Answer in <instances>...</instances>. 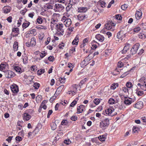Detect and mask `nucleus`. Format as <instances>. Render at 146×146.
<instances>
[{"mask_svg": "<svg viewBox=\"0 0 146 146\" xmlns=\"http://www.w3.org/2000/svg\"><path fill=\"white\" fill-rule=\"evenodd\" d=\"M27 10L26 9H24V10L21 11H20V13L21 14H22L23 15H24L25 13L27 11Z\"/></svg>", "mask_w": 146, "mask_h": 146, "instance_id": "62", "label": "nucleus"}, {"mask_svg": "<svg viewBox=\"0 0 146 146\" xmlns=\"http://www.w3.org/2000/svg\"><path fill=\"white\" fill-rule=\"evenodd\" d=\"M95 38L98 41H100V35L98 34L96 35Z\"/></svg>", "mask_w": 146, "mask_h": 146, "instance_id": "50", "label": "nucleus"}, {"mask_svg": "<svg viewBox=\"0 0 146 146\" xmlns=\"http://www.w3.org/2000/svg\"><path fill=\"white\" fill-rule=\"evenodd\" d=\"M114 111V110L113 108H112V109L107 108L103 111L102 114V115H109L113 116L114 115L112 113V112Z\"/></svg>", "mask_w": 146, "mask_h": 146, "instance_id": "5", "label": "nucleus"}, {"mask_svg": "<svg viewBox=\"0 0 146 146\" xmlns=\"http://www.w3.org/2000/svg\"><path fill=\"white\" fill-rule=\"evenodd\" d=\"M18 42L15 41L14 42L13 45V48L15 51H17L18 50Z\"/></svg>", "mask_w": 146, "mask_h": 146, "instance_id": "27", "label": "nucleus"}, {"mask_svg": "<svg viewBox=\"0 0 146 146\" xmlns=\"http://www.w3.org/2000/svg\"><path fill=\"white\" fill-rule=\"evenodd\" d=\"M139 48V45L136 44L133 45L131 50V53L132 54H135Z\"/></svg>", "mask_w": 146, "mask_h": 146, "instance_id": "8", "label": "nucleus"}, {"mask_svg": "<svg viewBox=\"0 0 146 146\" xmlns=\"http://www.w3.org/2000/svg\"><path fill=\"white\" fill-rule=\"evenodd\" d=\"M52 110H49L48 111V113L47 114V117L48 118H49L50 115L52 114Z\"/></svg>", "mask_w": 146, "mask_h": 146, "instance_id": "55", "label": "nucleus"}, {"mask_svg": "<svg viewBox=\"0 0 146 146\" xmlns=\"http://www.w3.org/2000/svg\"><path fill=\"white\" fill-rule=\"evenodd\" d=\"M14 70L17 72H20L21 70V68L18 66H13Z\"/></svg>", "mask_w": 146, "mask_h": 146, "instance_id": "29", "label": "nucleus"}, {"mask_svg": "<svg viewBox=\"0 0 146 146\" xmlns=\"http://www.w3.org/2000/svg\"><path fill=\"white\" fill-rule=\"evenodd\" d=\"M39 129L38 128H36L35 129L33 132L32 133H34L35 135H36L39 132Z\"/></svg>", "mask_w": 146, "mask_h": 146, "instance_id": "52", "label": "nucleus"}, {"mask_svg": "<svg viewBox=\"0 0 146 146\" xmlns=\"http://www.w3.org/2000/svg\"><path fill=\"white\" fill-rule=\"evenodd\" d=\"M40 84L39 83L36 82L34 83L33 85V87L35 89H38L40 87Z\"/></svg>", "mask_w": 146, "mask_h": 146, "instance_id": "35", "label": "nucleus"}, {"mask_svg": "<svg viewBox=\"0 0 146 146\" xmlns=\"http://www.w3.org/2000/svg\"><path fill=\"white\" fill-rule=\"evenodd\" d=\"M100 101L99 99H95L94 101V102L96 105H97L99 103Z\"/></svg>", "mask_w": 146, "mask_h": 146, "instance_id": "43", "label": "nucleus"}, {"mask_svg": "<svg viewBox=\"0 0 146 146\" xmlns=\"http://www.w3.org/2000/svg\"><path fill=\"white\" fill-rule=\"evenodd\" d=\"M109 120L106 118L103 121H102V123H101V128L103 129H105L107 128L109 125Z\"/></svg>", "mask_w": 146, "mask_h": 146, "instance_id": "6", "label": "nucleus"}, {"mask_svg": "<svg viewBox=\"0 0 146 146\" xmlns=\"http://www.w3.org/2000/svg\"><path fill=\"white\" fill-rule=\"evenodd\" d=\"M125 107L124 106L123 104H121L119 106V109L121 110L125 109Z\"/></svg>", "mask_w": 146, "mask_h": 146, "instance_id": "57", "label": "nucleus"}, {"mask_svg": "<svg viewBox=\"0 0 146 146\" xmlns=\"http://www.w3.org/2000/svg\"><path fill=\"white\" fill-rule=\"evenodd\" d=\"M136 100V98L135 97L132 98L129 97H126L124 98V103L127 105H129L131 104L132 103L135 101Z\"/></svg>", "mask_w": 146, "mask_h": 146, "instance_id": "3", "label": "nucleus"}, {"mask_svg": "<svg viewBox=\"0 0 146 146\" xmlns=\"http://www.w3.org/2000/svg\"><path fill=\"white\" fill-rule=\"evenodd\" d=\"M64 86L63 85L59 86L57 89L55 94H56V95L58 96L60 93V92L64 88Z\"/></svg>", "mask_w": 146, "mask_h": 146, "instance_id": "17", "label": "nucleus"}, {"mask_svg": "<svg viewBox=\"0 0 146 146\" xmlns=\"http://www.w3.org/2000/svg\"><path fill=\"white\" fill-rule=\"evenodd\" d=\"M87 10V9L84 7H80L78 9V11L79 12H85Z\"/></svg>", "mask_w": 146, "mask_h": 146, "instance_id": "24", "label": "nucleus"}, {"mask_svg": "<svg viewBox=\"0 0 146 146\" xmlns=\"http://www.w3.org/2000/svg\"><path fill=\"white\" fill-rule=\"evenodd\" d=\"M44 72V69H41L40 70H38L37 71V74L38 75H40L41 74L43 73Z\"/></svg>", "mask_w": 146, "mask_h": 146, "instance_id": "36", "label": "nucleus"}, {"mask_svg": "<svg viewBox=\"0 0 146 146\" xmlns=\"http://www.w3.org/2000/svg\"><path fill=\"white\" fill-rule=\"evenodd\" d=\"M54 94V96H52L50 99L49 101L51 103L56 98V96H55V94Z\"/></svg>", "mask_w": 146, "mask_h": 146, "instance_id": "42", "label": "nucleus"}, {"mask_svg": "<svg viewBox=\"0 0 146 146\" xmlns=\"http://www.w3.org/2000/svg\"><path fill=\"white\" fill-rule=\"evenodd\" d=\"M85 108V106L82 105H81L77 108V113H80L82 112L84 109Z\"/></svg>", "mask_w": 146, "mask_h": 146, "instance_id": "14", "label": "nucleus"}, {"mask_svg": "<svg viewBox=\"0 0 146 146\" xmlns=\"http://www.w3.org/2000/svg\"><path fill=\"white\" fill-rule=\"evenodd\" d=\"M118 86V84L117 83L113 84L110 86V88L113 90H114Z\"/></svg>", "mask_w": 146, "mask_h": 146, "instance_id": "25", "label": "nucleus"}, {"mask_svg": "<svg viewBox=\"0 0 146 146\" xmlns=\"http://www.w3.org/2000/svg\"><path fill=\"white\" fill-rule=\"evenodd\" d=\"M115 100L112 98H110L108 100V103L110 104H115Z\"/></svg>", "mask_w": 146, "mask_h": 146, "instance_id": "33", "label": "nucleus"}, {"mask_svg": "<svg viewBox=\"0 0 146 146\" xmlns=\"http://www.w3.org/2000/svg\"><path fill=\"white\" fill-rule=\"evenodd\" d=\"M64 143L66 145H69L71 143V142L69 139H68L64 140Z\"/></svg>", "mask_w": 146, "mask_h": 146, "instance_id": "51", "label": "nucleus"}, {"mask_svg": "<svg viewBox=\"0 0 146 146\" xmlns=\"http://www.w3.org/2000/svg\"><path fill=\"white\" fill-rule=\"evenodd\" d=\"M64 25L62 24H57L56 27L58 29V31L60 33H63L64 32L63 29Z\"/></svg>", "mask_w": 146, "mask_h": 146, "instance_id": "10", "label": "nucleus"}, {"mask_svg": "<svg viewBox=\"0 0 146 146\" xmlns=\"http://www.w3.org/2000/svg\"><path fill=\"white\" fill-rule=\"evenodd\" d=\"M77 117L75 116H73L71 117V119L72 120L74 121H76L77 119Z\"/></svg>", "mask_w": 146, "mask_h": 146, "instance_id": "63", "label": "nucleus"}, {"mask_svg": "<svg viewBox=\"0 0 146 146\" xmlns=\"http://www.w3.org/2000/svg\"><path fill=\"white\" fill-rule=\"evenodd\" d=\"M11 88L12 92L13 93H17L19 91L18 87L16 85H12Z\"/></svg>", "mask_w": 146, "mask_h": 146, "instance_id": "13", "label": "nucleus"}, {"mask_svg": "<svg viewBox=\"0 0 146 146\" xmlns=\"http://www.w3.org/2000/svg\"><path fill=\"white\" fill-rule=\"evenodd\" d=\"M36 44V39L35 37H33L31 39L30 44L31 46H35Z\"/></svg>", "mask_w": 146, "mask_h": 146, "instance_id": "23", "label": "nucleus"}, {"mask_svg": "<svg viewBox=\"0 0 146 146\" xmlns=\"http://www.w3.org/2000/svg\"><path fill=\"white\" fill-rule=\"evenodd\" d=\"M107 138V135L106 134L101 135V144L105 141Z\"/></svg>", "mask_w": 146, "mask_h": 146, "instance_id": "26", "label": "nucleus"}, {"mask_svg": "<svg viewBox=\"0 0 146 146\" xmlns=\"http://www.w3.org/2000/svg\"><path fill=\"white\" fill-rule=\"evenodd\" d=\"M12 31L15 32V33H19V29L18 28H14L13 29Z\"/></svg>", "mask_w": 146, "mask_h": 146, "instance_id": "47", "label": "nucleus"}, {"mask_svg": "<svg viewBox=\"0 0 146 146\" xmlns=\"http://www.w3.org/2000/svg\"><path fill=\"white\" fill-rule=\"evenodd\" d=\"M126 86L127 87V88H131L132 86V83L130 82H127L126 84Z\"/></svg>", "mask_w": 146, "mask_h": 146, "instance_id": "41", "label": "nucleus"}, {"mask_svg": "<svg viewBox=\"0 0 146 146\" xmlns=\"http://www.w3.org/2000/svg\"><path fill=\"white\" fill-rule=\"evenodd\" d=\"M143 103L141 101L137 102L134 105V107L138 109H141L143 107Z\"/></svg>", "mask_w": 146, "mask_h": 146, "instance_id": "11", "label": "nucleus"}, {"mask_svg": "<svg viewBox=\"0 0 146 146\" xmlns=\"http://www.w3.org/2000/svg\"><path fill=\"white\" fill-rule=\"evenodd\" d=\"M114 27L115 26V24H114L113 23H107L105 25V27L104 29H103L102 31L101 32L103 33H105L106 31H105V29H106L108 30H110L112 31H113L114 30V29L112 28L111 26Z\"/></svg>", "mask_w": 146, "mask_h": 146, "instance_id": "2", "label": "nucleus"}, {"mask_svg": "<svg viewBox=\"0 0 146 146\" xmlns=\"http://www.w3.org/2000/svg\"><path fill=\"white\" fill-rule=\"evenodd\" d=\"M124 62V60L122 59L121 61L118 62L117 66L118 67L121 68L124 66V64L123 62Z\"/></svg>", "mask_w": 146, "mask_h": 146, "instance_id": "28", "label": "nucleus"}, {"mask_svg": "<svg viewBox=\"0 0 146 146\" xmlns=\"http://www.w3.org/2000/svg\"><path fill=\"white\" fill-rule=\"evenodd\" d=\"M115 18L117 20H121L122 19V18L121 15L118 14L115 15Z\"/></svg>", "mask_w": 146, "mask_h": 146, "instance_id": "37", "label": "nucleus"}, {"mask_svg": "<svg viewBox=\"0 0 146 146\" xmlns=\"http://www.w3.org/2000/svg\"><path fill=\"white\" fill-rule=\"evenodd\" d=\"M128 7V5L126 4H124L121 6V8L123 10H125Z\"/></svg>", "mask_w": 146, "mask_h": 146, "instance_id": "45", "label": "nucleus"}, {"mask_svg": "<svg viewBox=\"0 0 146 146\" xmlns=\"http://www.w3.org/2000/svg\"><path fill=\"white\" fill-rule=\"evenodd\" d=\"M77 85L76 84H75L74 85L72 86V87H73V90H74V92H76L77 88H76Z\"/></svg>", "mask_w": 146, "mask_h": 146, "instance_id": "60", "label": "nucleus"}, {"mask_svg": "<svg viewBox=\"0 0 146 146\" xmlns=\"http://www.w3.org/2000/svg\"><path fill=\"white\" fill-rule=\"evenodd\" d=\"M59 80L60 81V82L62 83H64L65 82V80L66 79L64 78H59Z\"/></svg>", "mask_w": 146, "mask_h": 146, "instance_id": "54", "label": "nucleus"}, {"mask_svg": "<svg viewBox=\"0 0 146 146\" xmlns=\"http://www.w3.org/2000/svg\"><path fill=\"white\" fill-rule=\"evenodd\" d=\"M129 47V44H127L124 47L122 50L121 51V53L123 54L127 52V50H128Z\"/></svg>", "mask_w": 146, "mask_h": 146, "instance_id": "20", "label": "nucleus"}, {"mask_svg": "<svg viewBox=\"0 0 146 146\" xmlns=\"http://www.w3.org/2000/svg\"><path fill=\"white\" fill-rule=\"evenodd\" d=\"M6 65L5 64L3 63H1L0 65V70L2 71V70L5 69Z\"/></svg>", "mask_w": 146, "mask_h": 146, "instance_id": "39", "label": "nucleus"}, {"mask_svg": "<svg viewBox=\"0 0 146 146\" xmlns=\"http://www.w3.org/2000/svg\"><path fill=\"white\" fill-rule=\"evenodd\" d=\"M5 77L8 78H11L14 76V73L11 71L8 70L5 72Z\"/></svg>", "mask_w": 146, "mask_h": 146, "instance_id": "9", "label": "nucleus"}, {"mask_svg": "<svg viewBox=\"0 0 146 146\" xmlns=\"http://www.w3.org/2000/svg\"><path fill=\"white\" fill-rule=\"evenodd\" d=\"M139 83L137 85L139 86L144 91H146V78L144 76L142 77L139 80Z\"/></svg>", "mask_w": 146, "mask_h": 146, "instance_id": "1", "label": "nucleus"}, {"mask_svg": "<svg viewBox=\"0 0 146 146\" xmlns=\"http://www.w3.org/2000/svg\"><path fill=\"white\" fill-rule=\"evenodd\" d=\"M48 60L50 61L53 62L54 60V58L53 56H50L48 57Z\"/></svg>", "mask_w": 146, "mask_h": 146, "instance_id": "59", "label": "nucleus"}, {"mask_svg": "<svg viewBox=\"0 0 146 146\" xmlns=\"http://www.w3.org/2000/svg\"><path fill=\"white\" fill-rule=\"evenodd\" d=\"M56 20H55L53 19H51V27H54L53 25L54 24L56 23Z\"/></svg>", "mask_w": 146, "mask_h": 146, "instance_id": "53", "label": "nucleus"}, {"mask_svg": "<svg viewBox=\"0 0 146 146\" xmlns=\"http://www.w3.org/2000/svg\"><path fill=\"white\" fill-rule=\"evenodd\" d=\"M129 94L128 89L125 87H122L119 92V95L121 97L124 96L125 95L127 96Z\"/></svg>", "mask_w": 146, "mask_h": 146, "instance_id": "4", "label": "nucleus"}, {"mask_svg": "<svg viewBox=\"0 0 146 146\" xmlns=\"http://www.w3.org/2000/svg\"><path fill=\"white\" fill-rule=\"evenodd\" d=\"M107 45V44L106 42H105L104 44H101V47L103 49H104Z\"/></svg>", "mask_w": 146, "mask_h": 146, "instance_id": "49", "label": "nucleus"}, {"mask_svg": "<svg viewBox=\"0 0 146 146\" xmlns=\"http://www.w3.org/2000/svg\"><path fill=\"white\" fill-rule=\"evenodd\" d=\"M11 7L9 6H5L3 9V11L4 13L7 14L10 12Z\"/></svg>", "mask_w": 146, "mask_h": 146, "instance_id": "18", "label": "nucleus"}, {"mask_svg": "<svg viewBox=\"0 0 146 146\" xmlns=\"http://www.w3.org/2000/svg\"><path fill=\"white\" fill-rule=\"evenodd\" d=\"M141 30V28L138 26H137L133 29V31L135 33H137Z\"/></svg>", "mask_w": 146, "mask_h": 146, "instance_id": "30", "label": "nucleus"}, {"mask_svg": "<svg viewBox=\"0 0 146 146\" xmlns=\"http://www.w3.org/2000/svg\"><path fill=\"white\" fill-rule=\"evenodd\" d=\"M85 61L84 60L82 61L81 63V67L83 68L85 66L87 65V63H85Z\"/></svg>", "mask_w": 146, "mask_h": 146, "instance_id": "44", "label": "nucleus"}, {"mask_svg": "<svg viewBox=\"0 0 146 146\" xmlns=\"http://www.w3.org/2000/svg\"><path fill=\"white\" fill-rule=\"evenodd\" d=\"M117 36L118 39L122 40L125 37V34L122 31H120L117 33Z\"/></svg>", "mask_w": 146, "mask_h": 146, "instance_id": "12", "label": "nucleus"}, {"mask_svg": "<svg viewBox=\"0 0 146 146\" xmlns=\"http://www.w3.org/2000/svg\"><path fill=\"white\" fill-rule=\"evenodd\" d=\"M138 128L135 126H134L133 128L132 131L133 132L135 133H136L137 132V130Z\"/></svg>", "mask_w": 146, "mask_h": 146, "instance_id": "46", "label": "nucleus"}, {"mask_svg": "<svg viewBox=\"0 0 146 146\" xmlns=\"http://www.w3.org/2000/svg\"><path fill=\"white\" fill-rule=\"evenodd\" d=\"M141 120L143 122L146 123V117L144 116L141 118Z\"/></svg>", "mask_w": 146, "mask_h": 146, "instance_id": "64", "label": "nucleus"}, {"mask_svg": "<svg viewBox=\"0 0 146 146\" xmlns=\"http://www.w3.org/2000/svg\"><path fill=\"white\" fill-rule=\"evenodd\" d=\"M142 13L141 10H139V11H136L135 14L136 19H140L142 16Z\"/></svg>", "mask_w": 146, "mask_h": 146, "instance_id": "16", "label": "nucleus"}, {"mask_svg": "<svg viewBox=\"0 0 146 146\" xmlns=\"http://www.w3.org/2000/svg\"><path fill=\"white\" fill-rule=\"evenodd\" d=\"M77 101L75 100H74L70 104V106L72 107H74L77 104Z\"/></svg>", "mask_w": 146, "mask_h": 146, "instance_id": "48", "label": "nucleus"}, {"mask_svg": "<svg viewBox=\"0 0 146 146\" xmlns=\"http://www.w3.org/2000/svg\"><path fill=\"white\" fill-rule=\"evenodd\" d=\"M139 38L142 39L146 38L145 35L143 33H140L138 35Z\"/></svg>", "mask_w": 146, "mask_h": 146, "instance_id": "32", "label": "nucleus"}, {"mask_svg": "<svg viewBox=\"0 0 146 146\" xmlns=\"http://www.w3.org/2000/svg\"><path fill=\"white\" fill-rule=\"evenodd\" d=\"M30 24V23L29 22H28L27 23H24L22 25L24 29V28H26L29 26Z\"/></svg>", "mask_w": 146, "mask_h": 146, "instance_id": "34", "label": "nucleus"}, {"mask_svg": "<svg viewBox=\"0 0 146 146\" xmlns=\"http://www.w3.org/2000/svg\"><path fill=\"white\" fill-rule=\"evenodd\" d=\"M51 127L52 129L53 130H54L56 128V124L53 123H52L51 124Z\"/></svg>", "mask_w": 146, "mask_h": 146, "instance_id": "38", "label": "nucleus"}, {"mask_svg": "<svg viewBox=\"0 0 146 146\" xmlns=\"http://www.w3.org/2000/svg\"><path fill=\"white\" fill-rule=\"evenodd\" d=\"M23 60L24 64H26L28 62V58L27 57H25V58L23 59Z\"/></svg>", "mask_w": 146, "mask_h": 146, "instance_id": "61", "label": "nucleus"}, {"mask_svg": "<svg viewBox=\"0 0 146 146\" xmlns=\"http://www.w3.org/2000/svg\"><path fill=\"white\" fill-rule=\"evenodd\" d=\"M55 7L56 8L58 11L62 10L64 8L62 5L59 4H56L55 5Z\"/></svg>", "mask_w": 146, "mask_h": 146, "instance_id": "19", "label": "nucleus"}, {"mask_svg": "<svg viewBox=\"0 0 146 146\" xmlns=\"http://www.w3.org/2000/svg\"><path fill=\"white\" fill-rule=\"evenodd\" d=\"M78 19L82 21L84 19H86L88 18V16L86 15H85L83 14L79 15L78 16Z\"/></svg>", "mask_w": 146, "mask_h": 146, "instance_id": "15", "label": "nucleus"}, {"mask_svg": "<svg viewBox=\"0 0 146 146\" xmlns=\"http://www.w3.org/2000/svg\"><path fill=\"white\" fill-rule=\"evenodd\" d=\"M43 20L41 17L38 16V18L37 19V21L39 24H41Z\"/></svg>", "mask_w": 146, "mask_h": 146, "instance_id": "40", "label": "nucleus"}, {"mask_svg": "<svg viewBox=\"0 0 146 146\" xmlns=\"http://www.w3.org/2000/svg\"><path fill=\"white\" fill-rule=\"evenodd\" d=\"M15 139L17 141H20L22 140V139L21 137L17 136L16 137Z\"/></svg>", "mask_w": 146, "mask_h": 146, "instance_id": "56", "label": "nucleus"}, {"mask_svg": "<svg viewBox=\"0 0 146 146\" xmlns=\"http://www.w3.org/2000/svg\"><path fill=\"white\" fill-rule=\"evenodd\" d=\"M44 8L47 9H51L53 8V5L49 3L46 4L44 6Z\"/></svg>", "mask_w": 146, "mask_h": 146, "instance_id": "22", "label": "nucleus"}, {"mask_svg": "<svg viewBox=\"0 0 146 146\" xmlns=\"http://www.w3.org/2000/svg\"><path fill=\"white\" fill-rule=\"evenodd\" d=\"M136 93L138 96H141L144 93L143 91L137 90Z\"/></svg>", "mask_w": 146, "mask_h": 146, "instance_id": "31", "label": "nucleus"}, {"mask_svg": "<svg viewBox=\"0 0 146 146\" xmlns=\"http://www.w3.org/2000/svg\"><path fill=\"white\" fill-rule=\"evenodd\" d=\"M114 2V0H112L109 3L108 5V8H110L111 7V5Z\"/></svg>", "mask_w": 146, "mask_h": 146, "instance_id": "58", "label": "nucleus"}, {"mask_svg": "<svg viewBox=\"0 0 146 146\" xmlns=\"http://www.w3.org/2000/svg\"><path fill=\"white\" fill-rule=\"evenodd\" d=\"M63 20H64V25L66 27H68L70 26L71 23V20L69 18H66V17H63Z\"/></svg>", "mask_w": 146, "mask_h": 146, "instance_id": "7", "label": "nucleus"}, {"mask_svg": "<svg viewBox=\"0 0 146 146\" xmlns=\"http://www.w3.org/2000/svg\"><path fill=\"white\" fill-rule=\"evenodd\" d=\"M24 119L26 121L29 120L31 118V116L28 113H25L24 114Z\"/></svg>", "mask_w": 146, "mask_h": 146, "instance_id": "21", "label": "nucleus"}]
</instances>
